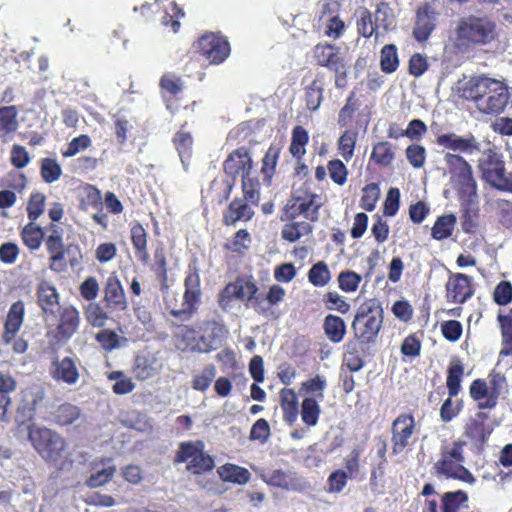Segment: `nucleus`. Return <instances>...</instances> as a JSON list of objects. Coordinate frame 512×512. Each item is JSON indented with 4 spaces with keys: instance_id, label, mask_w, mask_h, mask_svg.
<instances>
[{
    "instance_id": "obj_1",
    "label": "nucleus",
    "mask_w": 512,
    "mask_h": 512,
    "mask_svg": "<svg viewBox=\"0 0 512 512\" xmlns=\"http://www.w3.org/2000/svg\"><path fill=\"white\" fill-rule=\"evenodd\" d=\"M318 194L305 190L292 196L283 208L282 221H287L281 229V238L289 243L297 242L301 237L313 231L310 222L319 218L321 207Z\"/></svg>"
},
{
    "instance_id": "obj_2",
    "label": "nucleus",
    "mask_w": 512,
    "mask_h": 512,
    "mask_svg": "<svg viewBox=\"0 0 512 512\" xmlns=\"http://www.w3.org/2000/svg\"><path fill=\"white\" fill-rule=\"evenodd\" d=\"M463 97L473 101L477 109L487 115L502 113L510 100L508 86L485 75L471 77L462 88Z\"/></svg>"
},
{
    "instance_id": "obj_3",
    "label": "nucleus",
    "mask_w": 512,
    "mask_h": 512,
    "mask_svg": "<svg viewBox=\"0 0 512 512\" xmlns=\"http://www.w3.org/2000/svg\"><path fill=\"white\" fill-rule=\"evenodd\" d=\"M465 445L466 441L460 439L441 445L440 457L433 465L437 477L458 480L469 485L475 484V476L464 466Z\"/></svg>"
},
{
    "instance_id": "obj_4",
    "label": "nucleus",
    "mask_w": 512,
    "mask_h": 512,
    "mask_svg": "<svg viewBox=\"0 0 512 512\" xmlns=\"http://www.w3.org/2000/svg\"><path fill=\"white\" fill-rule=\"evenodd\" d=\"M259 288L252 276H238L234 281L227 283L218 294V305L226 310L235 300L251 306L255 312L266 315L269 307L263 306V298L258 294Z\"/></svg>"
},
{
    "instance_id": "obj_5",
    "label": "nucleus",
    "mask_w": 512,
    "mask_h": 512,
    "mask_svg": "<svg viewBox=\"0 0 512 512\" xmlns=\"http://www.w3.org/2000/svg\"><path fill=\"white\" fill-rule=\"evenodd\" d=\"M384 311L381 304L376 299L365 301L357 309L354 319L351 323L353 337L375 344L383 326Z\"/></svg>"
},
{
    "instance_id": "obj_6",
    "label": "nucleus",
    "mask_w": 512,
    "mask_h": 512,
    "mask_svg": "<svg viewBox=\"0 0 512 512\" xmlns=\"http://www.w3.org/2000/svg\"><path fill=\"white\" fill-rule=\"evenodd\" d=\"M457 38L452 46L446 48V52L464 54L467 52L468 43H486L495 36V24L487 18L470 16L462 19L457 27Z\"/></svg>"
},
{
    "instance_id": "obj_7",
    "label": "nucleus",
    "mask_w": 512,
    "mask_h": 512,
    "mask_svg": "<svg viewBox=\"0 0 512 512\" xmlns=\"http://www.w3.org/2000/svg\"><path fill=\"white\" fill-rule=\"evenodd\" d=\"M184 294L181 308H177V300L166 298L165 305L171 316L182 321L189 320L198 311L201 302V280L199 270L196 266H189L184 279Z\"/></svg>"
},
{
    "instance_id": "obj_8",
    "label": "nucleus",
    "mask_w": 512,
    "mask_h": 512,
    "mask_svg": "<svg viewBox=\"0 0 512 512\" xmlns=\"http://www.w3.org/2000/svg\"><path fill=\"white\" fill-rule=\"evenodd\" d=\"M28 439L35 451L48 463H57L67 449L65 438L47 427L29 426Z\"/></svg>"
},
{
    "instance_id": "obj_9",
    "label": "nucleus",
    "mask_w": 512,
    "mask_h": 512,
    "mask_svg": "<svg viewBox=\"0 0 512 512\" xmlns=\"http://www.w3.org/2000/svg\"><path fill=\"white\" fill-rule=\"evenodd\" d=\"M173 462L186 463V470L193 475H203L211 472L215 467L214 458L205 451L202 440L184 441L178 446Z\"/></svg>"
},
{
    "instance_id": "obj_10",
    "label": "nucleus",
    "mask_w": 512,
    "mask_h": 512,
    "mask_svg": "<svg viewBox=\"0 0 512 512\" xmlns=\"http://www.w3.org/2000/svg\"><path fill=\"white\" fill-rule=\"evenodd\" d=\"M444 160L457 194H474V191H477V183L472 167L466 159L459 154L447 153Z\"/></svg>"
},
{
    "instance_id": "obj_11",
    "label": "nucleus",
    "mask_w": 512,
    "mask_h": 512,
    "mask_svg": "<svg viewBox=\"0 0 512 512\" xmlns=\"http://www.w3.org/2000/svg\"><path fill=\"white\" fill-rule=\"evenodd\" d=\"M479 168L483 176L498 190L512 193V178L505 176V163L494 148L483 152V158L479 160Z\"/></svg>"
},
{
    "instance_id": "obj_12",
    "label": "nucleus",
    "mask_w": 512,
    "mask_h": 512,
    "mask_svg": "<svg viewBox=\"0 0 512 512\" xmlns=\"http://www.w3.org/2000/svg\"><path fill=\"white\" fill-rule=\"evenodd\" d=\"M25 316V305L21 300L14 302L6 315L3 332L1 335L2 341L5 344L11 343L13 340V351L18 354H22L26 352L28 348V343L23 338H18L15 340V337L24 321Z\"/></svg>"
},
{
    "instance_id": "obj_13",
    "label": "nucleus",
    "mask_w": 512,
    "mask_h": 512,
    "mask_svg": "<svg viewBox=\"0 0 512 512\" xmlns=\"http://www.w3.org/2000/svg\"><path fill=\"white\" fill-rule=\"evenodd\" d=\"M416 434V422L411 413L399 414L391 424V453L399 455L412 443Z\"/></svg>"
},
{
    "instance_id": "obj_14",
    "label": "nucleus",
    "mask_w": 512,
    "mask_h": 512,
    "mask_svg": "<svg viewBox=\"0 0 512 512\" xmlns=\"http://www.w3.org/2000/svg\"><path fill=\"white\" fill-rule=\"evenodd\" d=\"M493 430L494 425L489 422V414L484 411H478L474 416L466 420L463 435L477 451L482 452Z\"/></svg>"
},
{
    "instance_id": "obj_15",
    "label": "nucleus",
    "mask_w": 512,
    "mask_h": 512,
    "mask_svg": "<svg viewBox=\"0 0 512 512\" xmlns=\"http://www.w3.org/2000/svg\"><path fill=\"white\" fill-rule=\"evenodd\" d=\"M193 49L203 55L210 64H221L230 55L229 42L218 33L204 34L193 44Z\"/></svg>"
},
{
    "instance_id": "obj_16",
    "label": "nucleus",
    "mask_w": 512,
    "mask_h": 512,
    "mask_svg": "<svg viewBox=\"0 0 512 512\" xmlns=\"http://www.w3.org/2000/svg\"><path fill=\"white\" fill-rule=\"evenodd\" d=\"M460 203L461 228L466 234H474L479 227L480 207L477 191L474 194H457Z\"/></svg>"
},
{
    "instance_id": "obj_17",
    "label": "nucleus",
    "mask_w": 512,
    "mask_h": 512,
    "mask_svg": "<svg viewBox=\"0 0 512 512\" xmlns=\"http://www.w3.org/2000/svg\"><path fill=\"white\" fill-rule=\"evenodd\" d=\"M445 290L448 302L464 304L474 294L472 277L463 273H451L445 284Z\"/></svg>"
},
{
    "instance_id": "obj_18",
    "label": "nucleus",
    "mask_w": 512,
    "mask_h": 512,
    "mask_svg": "<svg viewBox=\"0 0 512 512\" xmlns=\"http://www.w3.org/2000/svg\"><path fill=\"white\" fill-rule=\"evenodd\" d=\"M81 322L79 311L72 305L64 306L59 311L58 323L55 329V339L66 343L78 331Z\"/></svg>"
},
{
    "instance_id": "obj_19",
    "label": "nucleus",
    "mask_w": 512,
    "mask_h": 512,
    "mask_svg": "<svg viewBox=\"0 0 512 512\" xmlns=\"http://www.w3.org/2000/svg\"><path fill=\"white\" fill-rule=\"evenodd\" d=\"M49 374L58 383L69 386L75 385L80 379L77 359L70 356L54 359L49 368Z\"/></svg>"
},
{
    "instance_id": "obj_20",
    "label": "nucleus",
    "mask_w": 512,
    "mask_h": 512,
    "mask_svg": "<svg viewBox=\"0 0 512 512\" xmlns=\"http://www.w3.org/2000/svg\"><path fill=\"white\" fill-rule=\"evenodd\" d=\"M227 334L228 331L223 324L216 321L206 322L203 328V334L198 337L194 349L200 353H209L216 350L222 345Z\"/></svg>"
},
{
    "instance_id": "obj_21",
    "label": "nucleus",
    "mask_w": 512,
    "mask_h": 512,
    "mask_svg": "<svg viewBox=\"0 0 512 512\" xmlns=\"http://www.w3.org/2000/svg\"><path fill=\"white\" fill-rule=\"evenodd\" d=\"M103 301L105 308L111 312L125 311L128 307L123 286L115 273H111L106 279Z\"/></svg>"
},
{
    "instance_id": "obj_22",
    "label": "nucleus",
    "mask_w": 512,
    "mask_h": 512,
    "mask_svg": "<svg viewBox=\"0 0 512 512\" xmlns=\"http://www.w3.org/2000/svg\"><path fill=\"white\" fill-rule=\"evenodd\" d=\"M468 502V494L463 490L445 492L441 497V504L435 499L424 502L422 512H459Z\"/></svg>"
},
{
    "instance_id": "obj_23",
    "label": "nucleus",
    "mask_w": 512,
    "mask_h": 512,
    "mask_svg": "<svg viewBox=\"0 0 512 512\" xmlns=\"http://www.w3.org/2000/svg\"><path fill=\"white\" fill-rule=\"evenodd\" d=\"M224 172L235 179L239 173L251 174L253 170V160L249 148L238 147L233 150L223 162Z\"/></svg>"
},
{
    "instance_id": "obj_24",
    "label": "nucleus",
    "mask_w": 512,
    "mask_h": 512,
    "mask_svg": "<svg viewBox=\"0 0 512 512\" xmlns=\"http://www.w3.org/2000/svg\"><path fill=\"white\" fill-rule=\"evenodd\" d=\"M436 143L445 149L465 154L479 152L481 147L473 134H468L466 137L455 133L441 134L437 136Z\"/></svg>"
},
{
    "instance_id": "obj_25",
    "label": "nucleus",
    "mask_w": 512,
    "mask_h": 512,
    "mask_svg": "<svg viewBox=\"0 0 512 512\" xmlns=\"http://www.w3.org/2000/svg\"><path fill=\"white\" fill-rule=\"evenodd\" d=\"M437 12L429 4L418 8L416 13L413 35L418 41H425L429 38L436 27Z\"/></svg>"
},
{
    "instance_id": "obj_26",
    "label": "nucleus",
    "mask_w": 512,
    "mask_h": 512,
    "mask_svg": "<svg viewBox=\"0 0 512 512\" xmlns=\"http://www.w3.org/2000/svg\"><path fill=\"white\" fill-rule=\"evenodd\" d=\"M367 345V342L355 337L345 344L343 362L351 372H357L364 367Z\"/></svg>"
},
{
    "instance_id": "obj_27",
    "label": "nucleus",
    "mask_w": 512,
    "mask_h": 512,
    "mask_svg": "<svg viewBox=\"0 0 512 512\" xmlns=\"http://www.w3.org/2000/svg\"><path fill=\"white\" fill-rule=\"evenodd\" d=\"M470 397L477 402L479 410L493 409L498 404L499 397L495 395L484 379H475L469 387Z\"/></svg>"
},
{
    "instance_id": "obj_28",
    "label": "nucleus",
    "mask_w": 512,
    "mask_h": 512,
    "mask_svg": "<svg viewBox=\"0 0 512 512\" xmlns=\"http://www.w3.org/2000/svg\"><path fill=\"white\" fill-rule=\"evenodd\" d=\"M470 397L477 402L479 410L493 409L498 404L499 397L495 395L484 379H475L469 387Z\"/></svg>"
},
{
    "instance_id": "obj_29",
    "label": "nucleus",
    "mask_w": 512,
    "mask_h": 512,
    "mask_svg": "<svg viewBox=\"0 0 512 512\" xmlns=\"http://www.w3.org/2000/svg\"><path fill=\"white\" fill-rule=\"evenodd\" d=\"M37 303L45 315L54 316L59 307L60 296L52 284L47 281L39 283L36 289Z\"/></svg>"
},
{
    "instance_id": "obj_30",
    "label": "nucleus",
    "mask_w": 512,
    "mask_h": 512,
    "mask_svg": "<svg viewBox=\"0 0 512 512\" xmlns=\"http://www.w3.org/2000/svg\"><path fill=\"white\" fill-rule=\"evenodd\" d=\"M254 211L252 210L249 202L244 198H235L229 205L223 215V222L225 225H234L238 221H249L252 219Z\"/></svg>"
},
{
    "instance_id": "obj_31",
    "label": "nucleus",
    "mask_w": 512,
    "mask_h": 512,
    "mask_svg": "<svg viewBox=\"0 0 512 512\" xmlns=\"http://www.w3.org/2000/svg\"><path fill=\"white\" fill-rule=\"evenodd\" d=\"M130 239L137 259L143 264H147L150 259L147 248L148 234L141 223L135 222L131 225Z\"/></svg>"
},
{
    "instance_id": "obj_32",
    "label": "nucleus",
    "mask_w": 512,
    "mask_h": 512,
    "mask_svg": "<svg viewBox=\"0 0 512 512\" xmlns=\"http://www.w3.org/2000/svg\"><path fill=\"white\" fill-rule=\"evenodd\" d=\"M282 151L279 143H271L261 160V174L265 184L270 185Z\"/></svg>"
},
{
    "instance_id": "obj_33",
    "label": "nucleus",
    "mask_w": 512,
    "mask_h": 512,
    "mask_svg": "<svg viewBox=\"0 0 512 512\" xmlns=\"http://www.w3.org/2000/svg\"><path fill=\"white\" fill-rule=\"evenodd\" d=\"M280 406L283 412V419L288 424H293L299 414L298 397L294 389L283 388L279 392Z\"/></svg>"
},
{
    "instance_id": "obj_34",
    "label": "nucleus",
    "mask_w": 512,
    "mask_h": 512,
    "mask_svg": "<svg viewBox=\"0 0 512 512\" xmlns=\"http://www.w3.org/2000/svg\"><path fill=\"white\" fill-rule=\"evenodd\" d=\"M217 473L223 482H229L238 485H244L248 483L251 478V473L247 468L233 463H226L220 466L217 470Z\"/></svg>"
},
{
    "instance_id": "obj_35",
    "label": "nucleus",
    "mask_w": 512,
    "mask_h": 512,
    "mask_svg": "<svg viewBox=\"0 0 512 512\" xmlns=\"http://www.w3.org/2000/svg\"><path fill=\"white\" fill-rule=\"evenodd\" d=\"M157 359L150 354H139L135 357L133 374L141 381L148 380L158 373Z\"/></svg>"
},
{
    "instance_id": "obj_36",
    "label": "nucleus",
    "mask_w": 512,
    "mask_h": 512,
    "mask_svg": "<svg viewBox=\"0 0 512 512\" xmlns=\"http://www.w3.org/2000/svg\"><path fill=\"white\" fill-rule=\"evenodd\" d=\"M361 101L358 89L354 88L348 95L344 106L339 110L337 123L341 128H347L351 125L355 113L360 109Z\"/></svg>"
},
{
    "instance_id": "obj_37",
    "label": "nucleus",
    "mask_w": 512,
    "mask_h": 512,
    "mask_svg": "<svg viewBox=\"0 0 512 512\" xmlns=\"http://www.w3.org/2000/svg\"><path fill=\"white\" fill-rule=\"evenodd\" d=\"M323 330L326 337L332 343H340L343 341L347 327L345 321L337 315L328 314L323 320Z\"/></svg>"
},
{
    "instance_id": "obj_38",
    "label": "nucleus",
    "mask_w": 512,
    "mask_h": 512,
    "mask_svg": "<svg viewBox=\"0 0 512 512\" xmlns=\"http://www.w3.org/2000/svg\"><path fill=\"white\" fill-rule=\"evenodd\" d=\"M395 160V147L389 141H379L373 145L370 161L380 167H389Z\"/></svg>"
},
{
    "instance_id": "obj_39",
    "label": "nucleus",
    "mask_w": 512,
    "mask_h": 512,
    "mask_svg": "<svg viewBox=\"0 0 512 512\" xmlns=\"http://www.w3.org/2000/svg\"><path fill=\"white\" fill-rule=\"evenodd\" d=\"M172 142L182 164L187 168L193 155V137L191 133L180 129L174 135Z\"/></svg>"
},
{
    "instance_id": "obj_40",
    "label": "nucleus",
    "mask_w": 512,
    "mask_h": 512,
    "mask_svg": "<svg viewBox=\"0 0 512 512\" xmlns=\"http://www.w3.org/2000/svg\"><path fill=\"white\" fill-rule=\"evenodd\" d=\"M359 131L356 127L346 128L337 141V149L342 158L349 162L353 156L356 148Z\"/></svg>"
},
{
    "instance_id": "obj_41",
    "label": "nucleus",
    "mask_w": 512,
    "mask_h": 512,
    "mask_svg": "<svg viewBox=\"0 0 512 512\" xmlns=\"http://www.w3.org/2000/svg\"><path fill=\"white\" fill-rule=\"evenodd\" d=\"M268 483L286 490H300L302 487L301 480L296 473L285 472L280 469L271 472Z\"/></svg>"
},
{
    "instance_id": "obj_42",
    "label": "nucleus",
    "mask_w": 512,
    "mask_h": 512,
    "mask_svg": "<svg viewBox=\"0 0 512 512\" xmlns=\"http://www.w3.org/2000/svg\"><path fill=\"white\" fill-rule=\"evenodd\" d=\"M241 187L243 198L251 205L257 206L260 200L261 183L258 176L251 171V174L242 175Z\"/></svg>"
},
{
    "instance_id": "obj_43",
    "label": "nucleus",
    "mask_w": 512,
    "mask_h": 512,
    "mask_svg": "<svg viewBox=\"0 0 512 512\" xmlns=\"http://www.w3.org/2000/svg\"><path fill=\"white\" fill-rule=\"evenodd\" d=\"M20 236L23 244L31 251H35L40 248L45 234L35 222H29L22 228Z\"/></svg>"
},
{
    "instance_id": "obj_44",
    "label": "nucleus",
    "mask_w": 512,
    "mask_h": 512,
    "mask_svg": "<svg viewBox=\"0 0 512 512\" xmlns=\"http://www.w3.org/2000/svg\"><path fill=\"white\" fill-rule=\"evenodd\" d=\"M456 222L457 218L454 214L439 216L431 229L432 238L439 241L449 238L453 233Z\"/></svg>"
},
{
    "instance_id": "obj_45",
    "label": "nucleus",
    "mask_w": 512,
    "mask_h": 512,
    "mask_svg": "<svg viewBox=\"0 0 512 512\" xmlns=\"http://www.w3.org/2000/svg\"><path fill=\"white\" fill-rule=\"evenodd\" d=\"M308 142L309 135L307 130L301 125H296L292 130L289 152L298 160L302 159L306 153L305 146L308 144Z\"/></svg>"
},
{
    "instance_id": "obj_46",
    "label": "nucleus",
    "mask_w": 512,
    "mask_h": 512,
    "mask_svg": "<svg viewBox=\"0 0 512 512\" xmlns=\"http://www.w3.org/2000/svg\"><path fill=\"white\" fill-rule=\"evenodd\" d=\"M317 64H338L344 61V53L339 48L330 44H319L314 50Z\"/></svg>"
},
{
    "instance_id": "obj_47",
    "label": "nucleus",
    "mask_w": 512,
    "mask_h": 512,
    "mask_svg": "<svg viewBox=\"0 0 512 512\" xmlns=\"http://www.w3.org/2000/svg\"><path fill=\"white\" fill-rule=\"evenodd\" d=\"M497 320L501 328L502 344L504 346L501 355H512V308L508 314H499Z\"/></svg>"
},
{
    "instance_id": "obj_48",
    "label": "nucleus",
    "mask_w": 512,
    "mask_h": 512,
    "mask_svg": "<svg viewBox=\"0 0 512 512\" xmlns=\"http://www.w3.org/2000/svg\"><path fill=\"white\" fill-rule=\"evenodd\" d=\"M464 366L460 362L451 363L447 371L446 386L450 397H455L461 390Z\"/></svg>"
},
{
    "instance_id": "obj_49",
    "label": "nucleus",
    "mask_w": 512,
    "mask_h": 512,
    "mask_svg": "<svg viewBox=\"0 0 512 512\" xmlns=\"http://www.w3.org/2000/svg\"><path fill=\"white\" fill-rule=\"evenodd\" d=\"M323 90L324 84L319 78L314 79L305 89V103L310 111H316L320 107L323 101Z\"/></svg>"
},
{
    "instance_id": "obj_50",
    "label": "nucleus",
    "mask_w": 512,
    "mask_h": 512,
    "mask_svg": "<svg viewBox=\"0 0 512 512\" xmlns=\"http://www.w3.org/2000/svg\"><path fill=\"white\" fill-rule=\"evenodd\" d=\"M53 416L56 424L60 426H67L79 418L80 409L71 403H63L56 408Z\"/></svg>"
},
{
    "instance_id": "obj_51",
    "label": "nucleus",
    "mask_w": 512,
    "mask_h": 512,
    "mask_svg": "<svg viewBox=\"0 0 512 512\" xmlns=\"http://www.w3.org/2000/svg\"><path fill=\"white\" fill-rule=\"evenodd\" d=\"M308 280L315 287H324L331 280V273L324 261L312 265L308 271Z\"/></svg>"
},
{
    "instance_id": "obj_52",
    "label": "nucleus",
    "mask_w": 512,
    "mask_h": 512,
    "mask_svg": "<svg viewBox=\"0 0 512 512\" xmlns=\"http://www.w3.org/2000/svg\"><path fill=\"white\" fill-rule=\"evenodd\" d=\"M251 242L249 232L246 229H240L235 233L233 239L226 243L224 247L226 250L238 256H243L249 249Z\"/></svg>"
},
{
    "instance_id": "obj_53",
    "label": "nucleus",
    "mask_w": 512,
    "mask_h": 512,
    "mask_svg": "<svg viewBox=\"0 0 512 512\" xmlns=\"http://www.w3.org/2000/svg\"><path fill=\"white\" fill-rule=\"evenodd\" d=\"M380 187L377 183H369L362 188L360 198V207L368 212H372L380 198Z\"/></svg>"
},
{
    "instance_id": "obj_54",
    "label": "nucleus",
    "mask_w": 512,
    "mask_h": 512,
    "mask_svg": "<svg viewBox=\"0 0 512 512\" xmlns=\"http://www.w3.org/2000/svg\"><path fill=\"white\" fill-rule=\"evenodd\" d=\"M107 378L115 381L112 386V391L116 395L128 394L135 388V384L132 379L127 377L123 371H112L107 375Z\"/></svg>"
},
{
    "instance_id": "obj_55",
    "label": "nucleus",
    "mask_w": 512,
    "mask_h": 512,
    "mask_svg": "<svg viewBox=\"0 0 512 512\" xmlns=\"http://www.w3.org/2000/svg\"><path fill=\"white\" fill-rule=\"evenodd\" d=\"M320 407L315 398H304L301 405L302 421L307 426H315L320 415Z\"/></svg>"
},
{
    "instance_id": "obj_56",
    "label": "nucleus",
    "mask_w": 512,
    "mask_h": 512,
    "mask_svg": "<svg viewBox=\"0 0 512 512\" xmlns=\"http://www.w3.org/2000/svg\"><path fill=\"white\" fill-rule=\"evenodd\" d=\"M102 205V196L98 188L91 184L83 186L80 198V208L87 210L89 207L99 208Z\"/></svg>"
},
{
    "instance_id": "obj_57",
    "label": "nucleus",
    "mask_w": 512,
    "mask_h": 512,
    "mask_svg": "<svg viewBox=\"0 0 512 512\" xmlns=\"http://www.w3.org/2000/svg\"><path fill=\"white\" fill-rule=\"evenodd\" d=\"M17 115L16 106L0 107V130L5 134L15 132L18 128Z\"/></svg>"
},
{
    "instance_id": "obj_58",
    "label": "nucleus",
    "mask_w": 512,
    "mask_h": 512,
    "mask_svg": "<svg viewBox=\"0 0 512 512\" xmlns=\"http://www.w3.org/2000/svg\"><path fill=\"white\" fill-rule=\"evenodd\" d=\"M40 174L45 183H53L61 177L62 168L56 159L43 158L40 163Z\"/></svg>"
},
{
    "instance_id": "obj_59",
    "label": "nucleus",
    "mask_w": 512,
    "mask_h": 512,
    "mask_svg": "<svg viewBox=\"0 0 512 512\" xmlns=\"http://www.w3.org/2000/svg\"><path fill=\"white\" fill-rule=\"evenodd\" d=\"M50 234L45 240V245L48 253L52 254H65V247L62 239V230L55 224L48 227Z\"/></svg>"
},
{
    "instance_id": "obj_60",
    "label": "nucleus",
    "mask_w": 512,
    "mask_h": 512,
    "mask_svg": "<svg viewBox=\"0 0 512 512\" xmlns=\"http://www.w3.org/2000/svg\"><path fill=\"white\" fill-rule=\"evenodd\" d=\"M215 376V366L213 364L205 366L200 373L194 375L192 380V388L196 391H206L211 385Z\"/></svg>"
},
{
    "instance_id": "obj_61",
    "label": "nucleus",
    "mask_w": 512,
    "mask_h": 512,
    "mask_svg": "<svg viewBox=\"0 0 512 512\" xmlns=\"http://www.w3.org/2000/svg\"><path fill=\"white\" fill-rule=\"evenodd\" d=\"M327 171L334 184L343 186L347 182L349 171L342 160L333 159L328 161Z\"/></svg>"
},
{
    "instance_id": "obj_62",
    "label": "nucleus",
    "mask_w": 512,
    "mask_h": 512,
    "mask_svg": "<svg viewBox=\"0 0 512 512\" xmlns=\"http://www.w3.org/2000/svg\"><path fill=\"white\" fill-rule=\"evenodd\" d=\"M337 280L342 291L352 293L358 289L362 276L354 271L345 270L339 273Z\"/></svg>"
},
{
    "instance_id": "obj_63",
    "label": "nucleus",
    "mask_w": 512,
    "mask_h": 512,
    "mask_svg": "<svg viewBox=\"0 0 512 512\" xmlns=\"http://www.w3.org/2000/svg\"><path fill=\"white\" fill-rule=\"evenodd\" d=\"M46 197L42 193L31 194L27 203V216L30 222H35L44 212Z\"/></svg>"
},
{
    "instance_id": "obj_64",
    "label": "nucleus",
    "mask_w": 512,
    "mask_h": 512,
    "mask_svg": "<svg viewBox=\"0 0 512 512\" xmlns=\"http://www.w3.org/2000/svg\"><path fill=\"white\" fill-rule=\"evenodd\" d=\"M85 316L88 323L93 327H103L108 320L107 312L97 303H90L87 306Z\"/></svg>"
}]
</instances>
